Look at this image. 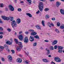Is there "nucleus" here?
Masks as SVG:
<instances>
[{
  "mask_svg": "<svg viewBox=\"0 0 64 64\" xmlns=\"http://www.w3.org/2000/svg\"><path fill=\"white\" fill-rule=\"evenodd\" d=\"M44 42H48L49 41L47 40H45L44 41Z\"/></svg>",
  "mask_w": 64,
  "mask_h": 64,
  "instance_id": "6e6d98bb",
  "label": "nucleus"
},
{
  "mask_svg": "<svg viewBox=\"0 0 64 64\" xmlns=\"http://www.w3.org/2000/svg\"><path fill=\"white\" fill-rule=\"evenodd\" d=\"M40 12H42L43 10V7H44V5L43 2H40L38 6Z\"/></svg>",
  "mask_w": 64,
  "mask_h": 64,
  "instance_id": "f03ea898",
  "label": "nucleus"
},
{
  "mask_svg": "<svg viewBox=\"0 0 64 64\" xmlns=\"http://www.w3.org/2000/svg\"><path fill=\"white\" fill-rule=\"evenodd\" d=\"M14 41L15 42H16V44H18V40L16 38H15L14 39Z\"/></svg>",
  "mask_w": 64,
  "mask_h": 64,
  "instance_id": "bb28decb",
  "label": "nucleus"
},
{
  "mask_svg": "<svg viewBox=\"0 0 64 64\" xmlns=\"http://www.w3.org/2000/svg\"><path fill=\"white\" fill-rule=\"evenodd\" d=\"M4 47L0 46V51L1 52L2 51V49H4Z\"/></svg>",
  "mask_w": 64,
  "mask_h": 64,
  "instance_id": "4be33fe9",
  "label": "nucleus"
},
{
  "mask_svg": "<svg viewBox=\"0 0 64 64\" xmlns=\"http://www.w3.org/2000/svg\"><path fill=\"white\" fill-rule=\"evenodd\" d=\"M13 42H10V41L8 40V45H11L12 44Z\"/></svg>",
  "mask_w": 64,
  "mask_h": 64,
  "instance_id": "393cba45",
  "label": "nucleus"
},
{
  "mask_svg": "<svg viewBox=\"0 0 64 64\" xmlns=\"http://www.w3.org/2000/svg\"><path fill=\"white\" fill-rule=\"evenodd\" d=\"M3 4H1L0 5V7H3Z\"/></svg>",
  "mask_w": 64,
  "mask_h": 64,
  "instance_id": "09e8293b",
  "label": "nucleus"
},
{
  "mask_svg": "<svg viewBox=\"0 0 64 64\" xmlns=\"http://www.w3.org/2000/svg\"><path fill=\"white\" fill-rule=\"evenodd\" d=\"M18 45L20 47V48H22L23 47V46L22 45V43L21 42H18Z\"/></svg>",
  "mask_w": 64,
  "mask_h": 64,
  "instance_id": "ddd939ff",
  "label": "nucleus"
},
{
  "mask_svg": "<svg viewBox=\"0 0 64 64\" xmlns=\"http://www.w3.org/2000/svg\"><path fill=\"white\" fill-rule=\"evenodd\" d=\"M25 33L26 34H28V33H29V32H25Z\"/></svg>",
  "mask_w": 64,
  "mask_h": 64,
  "instance_id": "338daca9",
  "label": "nucleus"
},
{
  "mask_svg": "<svg viewBox=\"0 0 64 64\" xmlns=\"http://www.w3.org/2000/svg\"><path fill=\"white\" fill-rule=\"evenodd\" d=\"M26 14L27 16H28L29 17H32V15H31V14L30 13H26Z\"/></svg>",
  "mask_w": 64,
  "mask_h": 64,
  "instance_id": "aec40b11",
  "label": "nucleus"
},
{
  "mask_svg": "<svg viewBox=\"0 0 64 64\" xmlns=\"http://www.w3.org/2000/svg\"><path fill=\"white\" fill-rule=\"evenodd\" d=\"M51 64H55V63L53 62V61H52V62H51Z\"/></svg>",
  "mask_w": 64,
  "mask_h": 64,
  "instance_id": "8fccbe9b",
  "label": "nucleus"
},
{
  "mask_svg": "<svg viewBox=\"0 0 64 64\" xmlns=\"http://www.w3.org/2000/svg\"><path fill=\"white\" fill-rule=\"evenodd\" d=\"M16 23L17 24H20L21 22V19L20 18H18L17 20Z\"/></svg>",
  "mask_w": 64,
  "mask_h": 64,
  "instance_id": "2eb2a0df",
  "label": "nucleus"
},
{
  "mask_svg": "<svg viewBox=\"0 0 64 64\" xmlns=\"http://www.w3.org/2000/svg\"><path fill=\"white\" fill-rule=\"evenodd\" d=\"M2 18L4 20H8V17L5 16H2Z\"/></svg>",
  "mask_w": 64,
  "mask_h": 64,
  "instance_id": "f8f14e48",
  "label": "nucleus"
},
{
  "mask_svg": "<svg viewBox=\"0 0 64 64\" xmlns=\"http://www.w3.org/2000/svg\"><path fill=\"white\" fill-rule=\"evenodd\" d=\"M16 61L17 62H18V63H21V62H22V59L20 58H18L16 59Z\"/></svg>",
  "mask_w": 64,
  "mask_h": 64,
  "instance_id": "1a4fd4ad",
  "label": "nucleus"
},
{
  "mask_svg": "<svg viewBox=\"0 0 64 64\" xmlns=\"http://www.w3.org/2000/svg\"><path fill=\"white\" fill-rule=\"evenodd\" d=\"M52 21H55V18H52Z\"/></svg>",
  "mask_w": 64,
  "mask_h": 64,
  "instance_id": "79ce46f5",
  "label": "nucleus"
},
{
  "mask_svg": "<svg viewBox=\"0 0 64 64\" xmlns=\"http://www.w3.org/2000/svg\"><path fill=\"white\" fill-rule=\"evenodd\" d=\"M36 27L38 29H41V27H40V26H38L37 25L36 26Z\"/></svg>",
  "mask_w": 64,
  "mask_h": 64,
  "instance_id": "cd10ccee",
  "label": "nucleus"
},
{
  "mask_svg": "<svg viewBox=\"0 0 64 64\" xmlns=\"http://www.w3.org/2000/svg\"><path fill=\"white\" fill-rule=\"evenodd\" d=\"M60 29H64V26H60Z\"/></svg>",
  "mask_w": 64,
  "mask_h": 64,
  "instance_id": "c9c22d12",
  "label": "nucleus"
},
{
  "mask_svg": "<svg viewBox=\"0 0 64 64\" xmlns=\"http://www.w3.org/2000/svg\"><path fill=\"white\" fill-rule=\"evenodd\" d=\"M40 49H41V50H43V49H44V48H42V47H40Z\"/></svg>",
  "mask_w": 64,
  "mask_h": 64,
  "instance_id": "13d9d810",
  "label": "nucleus"
},
{
  "mask_svg": "<svg viewBox=\"0 0 64 64\" xmlns=\"http://www.w3.org/2000/svg\"><path fill=\"white\" fill-rule=\"evenodd\" d=\"M54 49H56L57 48V46H54Z\"/></svg>",
  "mask_w": 64,
  "mask_h": 64,
  "instance_id": "c03bdc74",
  "label": "nucleus"
},
{
  "mask_svg": "<svg viewBox=\"0 0 64 64\" xmlns=\"http://www.w3.org/2000/svg\"><path fill=\"white\" fill-rule=\"evenodd\" d=\"M29 31H30V32H32V33H33V32H35L34 31V30H29Z\"/></svg>",
  "mask_w": 64,
  "mask_h": 64,
  "instance_id": "7c9ffc66",
  "label": "nucleus"
},
{
  "mask_svg": "<svg viewBox=\"0 0 64 64\" xmlns=\"http://www.w3.org/2000/svg\"><path fill=\"white\" fill-rule=\"evenodd\" d=\"M44 22H44V21L42 20V25H43V26H45V24H44Z\"/></svg>",
  "mask_w": 64,
  "mask_h": 64,
  "instance_id": "a878e982",
  "label": "nucleus"
},
{
  "mask_svg": "<svg viewBox=\"0 0 64 64\" xmlns=\"http://www.w3.org/2000/svg\"><path fill=\"white\" fill-rule=\"evenodd\" d=\"M58 49L59 50L58 51V52L59 53H62V51H63L62 50L63 49L64 47L63 46H58Z\"/></svg>",
  "mask_w": 64,
  "mask_h": 64,
  "instance_id": "7ed1b4c3",
  "label": "nucleus"
},
{
  "mask_svg": "<svg viewBox=\"0 0 64 64\" xmlns=\"http://www.w3.org/2000/svg\"><path fill=\"white\" fill-rule=\"evenodd\" d=\"M19 56L20 57H22V56H23L21 54H19Z\"/></svg>",
  "mask_w": 64,
  "mask_h": 64,
  "instance_id": "4d7b16f0",
  "label": "nucleus"
},
{
  "mask_svg": "<svg viewBox=\"0 0 64 64\" xmlns=\"http://www.w3.org/2000/svg\"><path fill=\"white\" fill-rule=\"evenodd\" d=\"M36 45H37V42H34L33 44V46H36Z\"/></svg>",
  "mask_w": 64,
  "mask_h": 64,
  "instance_id": "2f4dec72",
  "label": "nucleus"
},
{
  "mask_svg": "<svg viewBox=\"0 0 64 64\" xmlns=\"http://www.w3.org/2000/svg\"><path fill=\"white\" fill-rule=\"evenodd\" d=\"M3 23V22L2 21L1 19L0 18V23Z\"/></svg>",
  "mask_w": 64,
  "mask_h": 64,
  "instance_id": "864d4df0",
  "label": "nucleus"
},
{
  "mask_svg": "<svg viewBox=\"0 0 64 64\" xmlns=\"http://www.w3.org/2000/svg\"><path fill=\"white\" fill-rule=\"evenodd\" d=\"M26 1L27 2H28L29 5H31V2H32L31 0H26Z\"/></svg>",
  "mask_w": 64,
  "mask_h": 64,
  "instance_id": "412c9836",
  "label": "nucleus"
},
{
  "mask_svg": "<svg viewBox=\"0 0 64 64\" xmlns=\"http://www.w3.org/2000/svg\"><path fill=\"white\" fill-rule=\"evenodd\" d=\"M10 20L12 21L11 22L12 26L13 28L14 27H17V24L16 23V21L15 20H14V18L13 17H10V18L8 17V20L11 19Z\"/></svg>",
  "mask_w": 64,
  "mask_h": 64,
  "instance_id": "f257e3e1",
  "label": "nucleus"
},
{
  "mask_svg": "<svg viewBox=\"0 0 64 64\" xmlns=\"http://www.w3.org/2000/svg\"><path fill=\"white\" fill-rule=\"evenodd\" d=\"M8 57V61L10 62H11L12 61V56H10V55H9Z\"/></svg>",
  "mask_w": 64,
  "mask_h": 64,
  "instance_id": "6e6552de",
  "label": "nucleus"
},
{
  "mask_svg": "<svg viewBox=\"0 0 64 64\" xmlns=\"http://www.w3.org/2000/svg\"><path fill=\"white\" fill-rule=\"evenodd\" d=\"M48 26L49 27H51V26H52L53 27H54V24H53V23H51V24L50 25H48Z\"/></svg>",
  "mask_w": 64,
  "mask_h": 64,
  "instance_id": "c85d7f7f",
  "label": "nucleus"
},
{
  "mask_svg": "<svg viewBox=\"0 0 64 64\" xmlns=\"http://www.w3.org/2000/svg\"><path fill=\"white\" fill-rule=\"evenodd\" d=\"M37 34V32H32L30 34L32 36H35Z\"/></svg>",
  "mask_w": 64,
  "mask_h": 64,
  "instance_id": "f3484780",
  "label": "nucleus"
},
{
  "mask_svg": "<svg viewBox=\"0 0 64 64\" xmlns=\"http://www.w3.org/2000/svg\"><path fill=\"white\" fill-rule=\"evenodd\" d=\"M8 7L9 8V10L11 11H14V8L13 7V6H12L11 4H10L9 5Z\"/></svg>",
  "mask_w": 64,
  "mask_h": 64,
  "instance_id": "20e7f679",
  "label": "nucleus"
},
{
  "mask_svg": "<svg viewBox=\"0 0 64 64\" xmlns=\"http://www.w3.org/2000/svg\"><path fill=\"white\" fill-rule=\"evenodd\" d=\"M22 31H21V32H19V34H21V33H22Z\"/></svg>",
  "mask_w": 64,
  "mask_h": 64,
  "instance_id": "052dcab7",
  "label": "nucleus"
},
{
  "mask_svg": "<svg viewBox=\"0 0 64 64\" xmlns=\"http://www.w3.org/2000/svg\"><path fill=\"white\" fill-rule=\"evenodd\" d=\"M46 50L47 51V52L46 53L47 55H49L50 54V50H48V48H46Z\"/></svg>",
  "mask_w": 64,
  "mask_h": 64,
  "instance_id": "4468645a",
  "label": "nucleus"
},
{
  "mask_svg": "<svg viewBox=\"0 0 64 64\" xmlns=\"http://www.w3.org/2000/svg\"><path fill=\"white\" fill-rule=\"evenodd\" d=\"M28 40V38L27 37H26L24 38V43L27 44L28 42H29Z\"/></svg>",
  "mask_w": 64,
  "mask_h": 64,
  "instance_id": "423d86ee",
  "label": "nucleus"
},
{
  "mask_svg": "<svg viewBox=\"0 0 64 64\" xmlns=\"http://www.w3.org/2000/svg\"><path fill=\"white\" fill-rule=\"evenodd\" d=\"M3 38V36L0 35V39H2Z\"/></svg>",
  "mask_w": 64,
  "mask_h": 64,
  "instance_id": "603ef678",
  "label": "nucleus"
},
{
  "mask_svg": "<svg viewBox=\"0 0 64 64\" xmlns=\"http://www.w3.org/2000/svg\"><path fill=\"white\" fill-rule=\"evenodd\" d=\"M5 9V11H7L8 10V9L7 8H6Z\"/></svg>",
  "mask_w": 64,
  "mask_h": 64,
  "instance_id": "ea45409f",
  "label": "nucleus"
},
{
  "mask_svg": "<svg viewBox=\"0 0 64 64\" xmlns=\"http://www.w3.org/2000/svg\"><path fill=\"white\" fill-rule=\"evenodd\" d=\"M11 30L10 28H8V32H11Z\"/></svg>",
  "mask_w": 64,
  "mask_h": 64,
  "instance_id": "49530a36",
  "label": "nucleus"
},
{
  "mask_svg": "<svg viewBox=\"0 0 64 64\" xmlns=\"http://www.w3.org/2000/svg\"><path fill=\"white\" fill-rule=\"evenodd\" d=\"M18 38L19 40H22L23 39V36L21 34L18 36Z\"/></svg>",
  "mask_w": 64,
  "mask_h": 64,
  "instance_id": "9d476101",
  "label": "nucleus"
},
{
  "mask_svg": "<svg viewBox=\"0 0 64 64\" xmlns=\"http://www.w3.org/2000/svg\"><path fill=\"white\" fill-rule=\"evenodd\" d=\"M44 10L46 12L48 11H49V9L46 8L44 9Z\"/></svg>",
  "mask_w": 64,
  "mask_h": 64,
  "instance_id": "e433bc0d",
  "label": "nucleus"
},
{
  "mask_svg": "<svg viewBox=\"0 0 64 64\" xmlns=\"http://www.w3.org/2000/svg\"><path fill=\"white\" fill-rule=\"evenodd\" d=\"M48 57H51V56L50 55H49L48 56Z\"/></svg>",
  "mask_w": 64,
  "mask_h": 64,
  "instance_id": "69168bd1",
  "label": "nucleus"
},
{
  "mask_svg": "<svg viewBox=\"0 0 64 64\" xmlns=\"http://www.w3.org/2000/svg\"><path fill=\"white\" fill-rule=\"evenodd\" d=\"M39 1H42V2H44L46 1V0H39Z\"/></svg>",
  "mask_w": 64,
  "mask_h": 64,
  "instance_id": "3c124183",
  "label": "nucleus"
},
{
  "mask_svg": "<svg viewBox=\"0 0 64 64\" xmlns=\"http://www.w3.org/2000/svg\"><path fill=\"white\" fill-rule=\"evenodd\" d=\"M3 34V32H0V34Z\"/></svg>",
  "mask_w": 64,
  "mask_h": 64,
  "instance_id": "bf43d9fd",
  "label": "nucleus"
},
{
  "mask_svg": "<svg viewBox=\"0 0 64 64\" xmlns=\"http://www.w3.org/2000/svg\"><path fill=\"white\" fill-rule=\"evenodd\" d=\"M54 60L56 62H60L61 61V59L59 57L55 58Z\"/></svg>",
  "mask_w": 64,
  "mask_h": 64,
  "instance_id": "39448f33",
  "label": "nucleus"
},
{
  "mask_svg": "<svg viewBox=\"0 0 64 64\" xmlns=\"http://www.w3.org/2000/svg\"><path fill=\"white\" fill-rule=\"evenodd\" d=\"M10 41L11 42H13V40L12 39V38H11L10 39Z\"/></svg>",
  "mask_w": 64,
  "mask_h": 64,
  "instance_id": "e2e57ef3",
  "label": "nucleus"
},
{
  "mask_svg": "<svg viewBox=\"0 0 64 64\" xmlns=\"http://www.w3.org/2000/svg\"><path fill=\"white\" fill-rule=\"evenodd\" d=\"M43 62H48V61L47 60L45 59H43Z\"/></svg>",
  "mask_w": 64,
  "mask_h": 64,
  "instance_id": "c756f323",
  "label": "nucleus"
},
{
  "mask_svg": "<svg viewBox=\"0 0 64 64\" xmlns=\"http://www.w3.org/2000/svg\"><path fill=\"white\" fill-rule=\"evenodd\" d=\"M11 52H12V53H13V54L15 53V51H14V50H11Z\"/></svg>",
  "mask_w": 64,
  "mask_h": 64,
  "instance_id": "a19ab883",
  "label": "nucleus"
},
{
  "mask_svg": "<svg viewBox=\"0 0 64 64\" xmlns=\"http://www.w3.org/2000/svg\"><path fill=\"white\" fill-rule=\"evenodd\" d=\"M60 12L62 14L64 15V10H63L61 9L60 10Z\"/></svg>",
  "mask_w": 64,
  "mask_h": 64,
  "instance_id": "6ab92c4d",
  "label": "nucleus"
},
{
  "mask_svg": "<svg viewBox=\"0 0 64 64\" xmlns=\"http://www.w3.org/2000/svg\"><path fill=\"white\" fill-rule=\"evenodd\" d=\"M18 11H19L20 12V11H22L21 9L20 8H18Z\"/></svg>",
  "mask_w": 64,
  "mask_h": 64,
  "instance_id": "58836bf2",
  "label": "nucleus"
},
{
  "mask_svg": "<svg viewBox=\"0 0 64 64\" xmlns=\"http://www.w3.org/2000/svg\"><path fill=\"white\" fill-rule=\"evenodd\" d=\"M22 48H21L20 46H18L16 48V50L18 51H21V49H22Z\"/></svg>",
  "mask_w": 64,
  "mask_h": 64,
  "instance_id": "dca6fc26",
  "label": "nucleus"
},
{
  "mask_svg": "<svg viewBox=\"0 0 64 64\" xmlns=\"http://www.w3.org/2000/svg\"><path fill=\"white\" fill-rule=\"evenodd\" d=\"M54 49V47L52 46H51L50 47V50H53Z\"/></svg>",
  "mask_w": 64,
  "mask_h": 64,
  "instance_id": "f704fd0d",
  "label": "nucleus"
},
{
  "mask_svg": "<svg viewBox=\"0 0 64 64\" xmlns=\"http://www.w3.org/2000/svg\"><path fill=\"white\" fill-rule=\"evenodd\" d=\"M57 42L58 41L56 40H54L53 42V43L52 44V45H55L56 44H57Z\"/></svg>",
  "mask_w": 64,
  "mask_h": 64,
  "instance_id": "a211bd4d",
  "label": "nucleus"
},
{
  "mask_svg": "<svg viewBox=\"0 0 64 64\" xmlns=\"http://www.w3.org/2000/svg\"><path fill=\"white\" fill-rule=\"evenodd\" d=\"M46 18L47 19H48L49 18V16H48V15L47 14L46 15Z\"/></svg>",
  "mask_w": 64,
  "mask_h": 64,
  "instance_id": "4c0bfd02",
  "label": "nucleus"
},
{
  "mask_svg": "<svg viewBox=\"0 0 64 64\" xmlns=\"http://www.w3.org/2000/svg\"><path fill=\"white\" fill-rule=\"evenodd\" d=\"M20 3H24V2L23 1H21L20 2Z\"/></svg>",
  "mask_w": 64,
  "mask_h": 64,
  "instance_id": "774afa93",
  "label": "nucleus"
},
{
  "mask_svg": "<svg viewBox=\"0 0 64 64\" xmlns=\"http://www.w3.org/2000/svg\"><path fill=\"white\" fill-rule=\"evenodd\" d=\"M55 31L57 33H60L59 31L57 29H56Z\"/></svg>",
  "mask_w": 64,
  "mask_h": 64,
  "instance_id": "473e14b6",
  "label": "nucleus"
},
{
  "mask_svg": "<svg viewBox=\"0 0 64 64\" xmlns=\"http://www.w3.org/2000/svg\"><path fill=\"white\" fill-rule=\"evenodd\" d=\"M60 4L61 3L59 2H57L56 3V5L58 8H59V6Z\"/></svg>",
  "mask_w": 64,
  "mask_h": 64,
  "instance_id": "9b49d317",
  "label": "nucleus"
},
{
  "mask_svg": "<svg viewBox=\"0 0 64 64\" xmlns=\"http://www.w3.org/2000/svg\"><path fill=\"white\" fill-rule=\"evenodd\" d=\"M2 61H5V60L4 58H2Z\"/></svg>",
  "mask_w": 64,
  "mask_h": 64,
  "instance_id": "a18cd8bd",
  "label": "nucleus"
},
{
  "mask_svg": "<svg viewBox=\"0 0 64 64\" xmlns=\"http://www.w3.org/2000/svg\"><path fill=\"white\" fill-rule=\"evenodd\" d=\"M4 47L5 48H6V50L7 51H8V48H8V46H7L5 44L4 45Z\"/></svg>",
  "mask_w": 64,
  "mask_h": 64,
  "instance_id": "5701e85b",
  "label": "nucleus"
},
{
  "mask_svg": "<svg viewBox=\"0 0 64 64\" xmlns=\"http://www.w3.org/2000/svg\"><path fill=\"white\" fill-rule=\"evenodd\" d=\"M3 30V29L1 27H0V30L2 31Z\"/></svg>",
  "mask_w": 64,
  "mask_h": 64,
  "instance_id": "37998d69",
  "label": "nucleus"
},
{
  "mask_svg": "<svg viewBox=\"0 0 64 64\" xmlns=\"http://www.w3.org/2000/svg\"><path fill=\"white\" fill-rule=\"evenodd\" d=\"M51 24L50 23V22H48V25H51Z\"/></svg>",
  "mask_w": 64,
  "mask_h": 64,
  "instance_id": "5fc2aeb1",
  "label": "nucleus"
},
{
  "mask_svg": "<svg viewBox=\"0 0 64 64\" xmlns=\"http://www.w3.org/2000/svg\"><path fill=\"white\" fill-rule=\"evenodd\" d=\"M14 1L16 3H17V0H14Z\"/></svg>",
  "mask_w": 64,
  "mask_h": 64,
  "instance_id": "0e129e2a",
  "label": "nucleus"
},
{
  "mask_svg": "<svg viewBox=\"0 0 64 64\" xmlns=\"http://www.w3.org/2000/svg\"><path fill=\"white\" fill-rule=\"evenodd\" d=\"M30 40L31 42H33L34 41V37L32 36H30Z\"/></svg>",
  "mask_w": 64,
  "mask_h": 64,
  "instance_id": "0eeeda50",
  "label": "nucleus"
},
{
  "mask_svg": "<svg viewBox=\"0 0 64 64\" xmlns=\"http://www.w3.org/2000/svg\"><path fill=\"white\" fill-rule=\"evenodd\" d=\"M57 26L58 27H59L60 26V22H58L57 24Z\"/></svg>",
  "mask_w": 64,
  "mask_h": 64,
  "instance_id": "72a5a7b5",
  "label": "nucleus"
},
{
  "mask_svg": "<svg viewBox=\"0 0 64 64\" xmlns=\"http://www.w3.org/2000/svg\"><path fill=\"white\" fill-rule=\"evenodd\" d=\"M6 44H7V45H8V41L6 43Z\"/></svg>",
  "mask_w": 64,
  "mask_h": 64,
  "instance_id": "680f3d73",
  "label": "nucleus"
},
{
  "mask_svg": "<svg viewBox=\"0 0 64 64\" xmlns=\"http://www.w3.org/2000/svg\"><path fill=\"white\" fill-rule=\"evenodd\" d=\"M34 37L35 38H36V39H39V36L38 35L34 36Z\"/></svg>",
  "mask_w": 64,
  "mask_h": 64,
  "instance_id": "b1692460",
  "label": "nucleus"
},
{
  "mask_svg": "<svg viewBox=\"0 0 64 64\" xmlns=\"http://www.w3.org/2000/svg\"><path fill=\"white\" fill-rule=\"evenodd\" d=\"M40 13V11L38 10V11L36 12V14H39V13Z\"/></svg>",
  "mask_w": 64,
  "mask_h": 64,
  "instance_id": "de8ad7c7",
  "label": "nucleus"
}]
</instances>
